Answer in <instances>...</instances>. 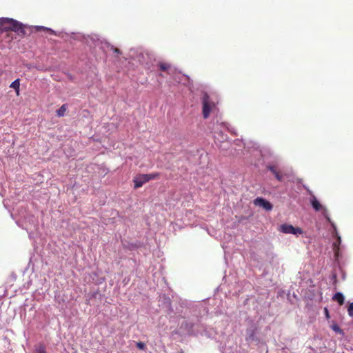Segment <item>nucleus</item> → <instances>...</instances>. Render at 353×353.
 <instances>
[{"mask_svg":"<svg viewBox=\"0 0 353 353\" xmlns=\"http://www.w3.org/2000/svg\"><path fill=\"white\" fill-rule=\"evenodd\" d=\"M34 28L36 30V31L39 32V31H45V32H49L50 33H52L53 32V30H51L50 28H46V27H44V26H35L34 27Z\"/></svg>","mask_w":353,"mask_h":353,"instance_id":"obj_13","label":"nucleus"},{"mask_svg":"<svg viewBox=\"0 0 353 353\" xmlns=\"http://www.w3.org/2000/svg\"><path fill=\"white\" fill-rule=\"evenodd\" d=\"M347 312H348V314L350 316H353V303H351L349 304L348 308H347Z\"/></svg>","mask_w":353,"mask_h":353,"instance_id":"obj_17","label":"nucleus"},{"mask_svg":"<svg viewBox=\"0 0 353 353\" xmlns=\"http://www.w3.org/2000/svg\"><path fill=\"white\" fill-rule=\"evenodd\" d=\"M254 204L256 206L262 207L268 211L271 210L273 208L272 205L269 201L261 197L255 199L254 200Z\"/></svg>","mask_w":353,"mask_h":353,"instance_id":"obj_6","label":"nucleus"},{"mask_svg":"<svg viewBox=\"0 0 353 353\" xmlns=\"http://www.w3.org/2000/svg\"><path fill=\"white\" fill-rule=\"evenodd\" d=\"M67 110V105L63 104L59 108L56 112L58 117H63Z\"/></svg>","mask_w":353,"mask_h":353,"instance_id":"obj_10","label":"nucleus"},{"mask_svg":"<svg viewBox=\"0 0 353 353\" xmlns=\"http://www.w3.org/2000/svg\"><path fill=\"white\" fill-rule=\"evenodd\" d=\"M256 327L252 326L250 328L246 330V340L247 341H255L256 340Z\"/></svg>","mask_w":353,"mask_h":353,"instance_id":"obj_7","label":"nucleus"},{"mask_svg":"<svg viewBox=\"0 0 353 353\" xmlns=\"http://www.w3.org/2000/svg\"><path fill=\"white\" fill-rule=\"evenodd\" d=\"M36 353H46L44 345H39L36 347Z\"/></svg>","mask_w":353,"mask_h":353,"instance_id":"obj_16","label":"nucleus"},{"mask_svg":"<svg viewBox=\"0 0 353 353\" xmlns=\"http://www.w3.org/2000/svg\"><path fill=\"white\" fill-rule=\"evenodd\" d=\"M280 231L285 234H301L303 233L300 228H294L292 225L283 224L280 226Z\"/></svg>","mask_w":353,"mask_h":353,"instance_id":"obj_4","label":"nucleus"},{"mask_svg":"<svg viewBox=\"0 0 353 353\" xmlns=\"http://www.w3.org/2000/svg\"><path fill=\"white\" fill-rule=\"evenodd\" d=\"M3 37H1V36L0 35V41H3Z\"/></svg>","mask_w":353,"mask_h":353,"instance_id":"obj_24","label":"nucleus"},{"mask_svg":"<svg viewBox=\"0 0 353 353\" xmlns=\"http://www.w3.org/2000/svg\"><path fill=\"white\" fill-rule=\"evenodd\" d=\"M135 189L141 188L144 183L148 182V179L145 174H139L134 176L133 179Z\"/></svg>","mask_w":353,"mask_h":353,"instance_id":"obj_5","label":"nucleus"},{"mask_svg":"<svg viewBox=\"0 0 353 353\" xmlns=\"http://www.w3.org/2000/svg\"><path fill=\"white\" fill-rule=\"evenodd\" d=\"M311 205L312 206V208L316 210V211H322V214L324 216V217L330 222L331 223V220H330V218L328 216V214H327V210L324 208L319 202V201L316 199V198L313 196H312V199L311 200Z\"/></svg>","mask_w":353,"mask_h":353,"instance_id":"obj_3","label":"nucleus"},{"mask_svg":"<svg viewBox=\"0 0 353 353\" xmlns=\"http://www.w3.org/2000/svg\"><path fill=\"white\" fill-rule=\"evenodd\" d=\"M157 65L159 68L160 70L163 72H167L168 74L170 73V71L172 69L171 64L166 62H159L158 63Z\"/></svg>","mask_w":353,"mask_h":353,"instance_id":"obj_8","label":"nucleus"},{"mask_svg":"<svg viewBox=\"0 0 353 353\" xmlns=\"http://www.w3.org/2000/svg\"><path fill=\"white\" fill-rule=\"evenodd\" d=\"M202 114L204 119L209 117L210 112L216 108V104L212 101L210 96L205 93L202 99Z\"/></svg>","mask_w":353,"mask_h":353,"instance_id":"obj_2","label":"nucleus"},{"mask_svg":"<svg viewBox=\"0 0 353 353\" xmlns=\"http://www.w3.org/2000/svg\"><path fill=\"white\" fill-rule=\"evenodd\" d=\"M137 347L139 349V350H145V345L144 343L143 342H138L137 343Z\"/></svg>","mask_w":353,"mask_h":353,"instance_id":"obj_19","label":"nucleus"},{"mask_svg":"<svg viewBox=\"0 0 353 353\" xmlns=\"http://www.w3.org/2000/svg\"><path fill=\"white\" fill-rule=\"evenodd\" d=\"M274 176L279 181H281L283 180V175L279 171L274 174Z\"/></svg>","mask_w":353,"mask_h":353,"instance_id":"obj_20","label":"nucleus"},{"mask_svg":"<svg viewBox=\"0 0 353 353\" xmlns=\"http://www.w3.org/2000/svg\"><path fill=\"white\" fill-rule=\"evenodd\" d=\"M25 26L18 21L11 18H0V35H6L10 37L11 32H17L19 35H25ZM12 37L9 38L10 41Z\"/></svg>","mask_w":353,"mask_h":353,"instance_id":"obj_1","label":"nucleus"},{"mask_svg":"<svg viewBox=\"0 0 353 353\" xmlns=\"http://www.w3.org/2000/svg\"><path fill=\"white\" fill-rule=\"evenodd\" d=\"M341 243V237L339 236L338 237V239H337V241L334 242L333 243V249L335 251V254L336 255L338 254V250H339V244Z\"/></svg>","mask_w":353,"mask_h":353,"instance_id":"obj_15","label":"nucleus"},{"mask_svg":"<svg viewBox=\"0 0 353 353\" xmlns=\"http://www.w3.org/2000/svg\"><path fill=\"white\" fill-rule=\"evenodd\" d=\"M19 86H20V82H19V79L14 81L10 85V88H13L16 90L17 94H19Z\"/></svg>","mask_w":353,"mask_h":353,"instance_id":"obj_11","label":"nucleus"},{"mask_svg":"<svg viewBox=\"0 0 353 353\" xmlns=\"http://www.w3.org/2000/svg\"><path fill=\"white\" fill-rule=\"evenodd\" d=\"M221 138V141H223L227 139V135L223 134L222 132H216Z\"/></svg>","mask_w":353,"mask_h":353,"instance_id":"obj_18","label":"nucleus"},{"mask_svg":"<svg viewBox=\"0 0 353 353\" xmlns=\"http://www.w3.org/2000/svg\"><path fill=\"white\" fill-rule=\"evenodd\" d=\"M147 176V178L148 179V181L152 179H159L160 176V173L159 172H154L150 174H145Z\"/></svg>","mask_w":353,"mask_h":353,"instance_id":"obj_12","label":"nucleus"},{"mask_svg":"<svg viewBox=\"0 0 353 353\" xmlns=\"http://www.w3.org/2000/svg\"><path fill=\"white\" fill-rule=\"evenodd\" d=\"M332 299L334 301L338 302L340 305H342L344 303V296L341 292L336 293L332 297Z\"/></svg>","mask_w":353,"mask_h":353,"instance_id":"obj_9","label":"nucleus"},{"mask_svg":"<svg viewBox=\"0 0 353 353\" xmlns=\"http://www.w3.org/2000/svg\"><path fill=\"white\" fill-rule=\"evenodd\" d=\"M112 49H113L114 52H115V53H117V54H121V53L120 50L117 48H112Z\"/></svg>","mask_w":353,"mask_h":353,"instance_id":"obj_23","label":"nucleus"},{"mask_svg":"<svg viewBox=\"0 0 353 353\" xmlns=\"http://www.w3.org/2000/svg\"><path fill=\"white\" fill-rule=\"evenodd\" d=\"M268 170H270L274 174L276 173L278 171L276 168L273 165H270L268 167Z\"/></svg>","mask_w":353,"mask_h":353,"instance_id":"obj_21","label":"nucleus"},{"mask_svg":"<svg viewBox=\"0 0 353 353\" xmlns=\"http://www.w3.org/2000/svg\"><path fill=\"white\" fill-rule=\"evenodd\" d=\"M331 328L332 330H334L335 332L343 334V331L340 328V327L336 323H333L331 325Z\"/></svg>","mask_w":353,"mask_h":353,"instance_id":"obj_14","label":"nucleus"},{"mask_svg":"<svg viewBox=\"0 0 353 353\" xmlns=\"http://www.w3.org/2000/svg\"><path fill=\"white\" fill-rule=\"evenodd\" d=\"M324 313L327 319L330 318V314H329V310L327 307L324 308Z\"/></svg>","mask_w":353,"mask_h":353,"instance_id":"obj_22","label":"nucleus"}]
</instances>
